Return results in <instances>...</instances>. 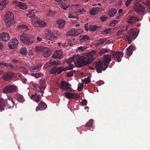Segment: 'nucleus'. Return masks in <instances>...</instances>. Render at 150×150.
<instances>
[{
	"label": "nucleus",
	"instance_id": "obj_1",
	"mask_svg": "<svg viewBox=\"0 0 150 150\" xmlns=\"http://www.w3.org/2000/svg\"><path fill=\"white\" fill-rule=\"evenodd\" d=\"M110 55L108 54L103 55V61H99L96 64V69L98 73H101L102 71H104L108 67L110 62L111 60V57L116 59L117 62L121 60V58L124 55V53L120 51H112Z\"/></svg>",
	"mask_w": 150,
	"mask_h": 150
},
{
	"label": "nucleus",
	"instance_id": "obj_2",
	"mask_svg": "<svg viewBox=\"0 0 150 150\" xmlns=\"http://www.w3.org/2000/svg\"><path fill=\"white\" fill-rule=\"evenodd\" d=\"M96 51L93 50L90 51L83 56H74V59H76V66L77 67H81L91 64L96 58Z\"/></svg>",
	"mask_w": 150,
	"mask_h": 150
},
{
	"label": "nucleus",
	"instance_id": "obj_3",
	"mask_svg": "<svg viewBox=\"0 0 150 150\" xmlns=\"http://www.w3.org/2000/svg\"><path fill=\"white\" fill-rule=\"evenodd\" d=\"M59 65V63L55 61L48 62L45 64V66L47 67L53 66V68L49 71V73L50 74H59L62 72L67 71V69H64V67H57Z\"/></svg>",
	"mask_w": 150,
	"mask_h": 150
},
{
	"label": "nucleus",
	"instance_id": "obj_4",
	"mask_svg": "<svg viewBox=\"0 0 150 150\" xmlns=\"http://www.w3.org/2000/svg\"><path fill=\"white\" fill-rule=\"evenodd\" d=\"M20 40L23 43L27 45L32 44L34 42L33 39L30 35L23 33L20 36Z\"/></svg>",
	"mask_w": 150,
	"mask_h": 150
},
{
	"label": "nucleus",
	"instance_id": "obj_5",
	"mask_svg": "<svg viewBox=\"0 0 150 150\" xmlns=\"http://www.w3.org/2000/svg\"><path fill=\"white\" fill-rule=\"evenodd\" d=\"M4 21L6 25L8 27H9L11 24L13 23V16L11 12H7L4 16Z\"/></svg>",
	"mask_w": 150,
	"mask_h": 150
},
{
	"label": "nucleus",
	"instance_id": "obj_6",
	"mask_svg": "<svg viewBox=\"0 0 150 150\" xmlns=\"http://www.w3.org/2000/svg\"><path fill=\"white\" fill-rule=\"evenodd\" d=\"M128 35L126 36V40L128 44H130L132 42V39H135L137 37L136 33L133 29H130L129 30L128 33Z\"/></svg>",
	"mask_w": 150,
	"mask_h": 150
},
{
	"label": "nucleus",
	"instance_id": "obj_7",
	"mask_svg": "<svg viewBox=\"0 0 150 150\" xmlns=\"http://www.w3.org/2000/svg\"><path fill=\"white\" fill-rule=\"evenodd\" d=\"M31 23L34 26L43 27L46 25V23L41 20H39L38 18L31 19Z\"/></svg>",
	"mask_w": 150,
	"mask_h": 150
},
{
	"label": "nucleus",
	"instance_id": "obj_8",
	"mask_svg": "<svg viewBox=\"0 0 150 150\" xmlns=\"http://www.w3.org/2000/svg\"><path fill=\"white\" fill-rule=\"evenodd\" d=\"M71 85L65 81H62L59 86L60 89L67 92H71Z\"/></svg>",
	"mask_w": 150,
	"mask_h": 150
},
{
	"label": "nucleus",
	"instance_id": "obj_9",
	"mask_svg": "<svg viewBox=\"0 0 150 150\" xmlns=\"http://www.w3.org/2000/svg\"><path fill=\"white\" fill-rule=\"evenodd\" d=\"M16 91V86L13 84L7 85L3 89V92L5 93H15Z\"/></svg>",
	"mask_w": 150,
	"mask_h": 150
},
{
	"label": "nucleus",
	"instance_id": "obj_10",
	"mask_svg": "<svg viewBox=\"0 0 150 150\" xmlns=\"http://www.w3.org/2000/svg\"><path fill=\"white\" fill-rule=\"evenodd\" d=\"M134 11L139 14H143L145 11V7L142 5L136 2L134 6Z\"/></svg>",
	"mask_w": 150,
	"mask_h": 150
},
{
	"label": "nucleus",
	"instance_id": "obj_11",
	"mask_svg": "<svg viewBox=\"0 0 150 150\" xmlns=\"http://www.w3.org/2000/svg\"><path fill=\"white\" fill-rule=\"evenodd\" d=\"M141 20L138 17L133 16H130L127 18V22L131 25L135 23L136 22H139Z\"/></svg>",
	"mask_w": 150,
	"mask_h": 150
},
{
	"label": "nucleus",
	"instance_id": "obj_12",
	"mask_svg": "<svg viewBox=\"0 0 150 150\" xmlns=\"http://www.w3.org/2000/svg\"><path fill=\"white\" fill-rule=\"evenodd\" d=\"M65 97L67 99H71L72 98L76 99L79 98V95L78 93L67 92L65 93Z\"/></svg>",
	"mask_w": 150,
	"mask_h": 150
},
{
	"label": "nucleus",
	"instance_id": "obj_13",
	"mask_svg": "<svg viewBox=\"0 0 150 150\" xmlns=\"http://www.w3.org/2000/svg\"><path fill=\"white\" fill-rule=\"evenodd\" d=\"M18 45V40L16 38H14L10 40L8 43V47L11 49H13Z\"/></svg>",
	"mask_w": 150,
	"mask_h": 150
},
{
	"label": "nucleus",
	"instance_id": "obj_14",
	"mask_svg": "<svg viewBox=\"0 0 150 150\" xmlns=\"http://www.w3.org/2000/svg\"><path fill=\"white\" fill-rule=\"evenodd\" d=\"M42 64L38 63L35 66H29V69L30 71L32 72H36L39 71L40 69L42 68Z\"/></svg>",
	"mask_w": 150,
	"mask_h": 150
},
{
	"label": "nucleus",
	"instance_id": "obj_15",
	"mask_svg": "<svg viewBox=\"0 0 150 150\" xmlns=\"http://www.w3.org/2000/svg\"><path fill=\"white\" fill-rule=\"evenodd\" d=\"M0 40L4 42H7L9 40V35L8 34L5 33H0Z\"/></svg>",
	"mask_w": 150,
	"mask_h": 150
},
{
	"label": "nucleus",
	"instance_id": "obj_16",
	"mask_svg": "<svg viewBox=\"0 0 150 150\" xmlns=\"http://www.w3.org/2000/svg\"><path fill=\"white\" fill-rule=\"evenodd\" d=\"M47 107V105L46 103L43 102H41L39 103V105L36 107V110L37 111L38 110H42L45 109Z\"/></svg>",
	"mask_w": 150,
	"mask_h": 150
},
{
	"label": "nucleus",
	"instance_id": "obj_17",
	"mask_svg": "<svg viewBox=\"0 0 150 150\" xmlns=\"http://www.w3.org/2000/svg\"><path fill=\"white\" fill-rule=\"evenodd\" d=\"M13 74L12 72H8L4 74L3 76V79L6 81H8L11 79Z\"/></svg>",
	"mask_w": 150,
	"mask_h": 150
},
{
	"label": "nucleus",
	"instance_id": "obj_18",
	"mask_svg": "<svg viewBox=\"0 0 150 150\" xmlns=\"http://www.w3.org/2000/svg\"><path fill=\"white\" fill-rule=\"evenodd\" d=\"M7 105V101L6 100L0 97V111H2L4 110V108L5 105Z\"/></svg>",
	"mask_w": 150,
	"mask_h": 150
},
{
	"label": "nucleus",
	"instance_id": "obj_19",
	"mask_svg": "<svg viewBox=\"0 0 150 150\" xmlns=\"http://www.w3.org/2000/svg\"><path fill=\"white\" fill-rule=\"evenodd\" d=\"M49 49L48 48L41 46H36L35 48V50H36V52L38 53H40L41 52L44 51H47Z\"/></svg>",
	"mask_w": 150,
	"mask_h": 150
},
{
	"label": "nucleus",
	"instance_id": "obj_20",
	"mask_svg": "<svg viewBox=\"0 0 150 150\" xmlns=\"http://www.w3.org/2000/svg\"><path fill=\"white\" fill-rule=\"evenodd\" d=\"M56 23L58 25V27L59 28L62 29L65 25V21L62 19H59L56 22Z\"/></svg>",
	"mask_w": 150,
	"mask_h": 150
},
{
	"label": "nucleus",
	"instance_id": "obj_21",
	"mask_svg": "<svg viewBox=\"0 0 150 150\" xmlns=\"http://www.w3.org/2000/svg\"><path fill=\"white\" fill-rule=\"evenodd\" d=\"M36 12V11L35 10H30L28 12V13L26 14V16L30 18H31V19L38 18L37 16L34 14V13Z\"/></svg>",
	"mask_w": 150,
	"mask_h": 150
},
{
	"label": "nucleus",
	"instance_id": "obj_22",
	"mask_svg": "<svg viewBox=\"0 0 150 150\" xmlns=\"http://www.w3.org/2000/svg\"><path fill=\"white\" fill-rule=\"evenodd\" d=\"M135 50V47L132 45L129 46L128 48H127V54L129 56H130L132 54L133 51Z\"/></svg>",
	"mask_w": 150,
	"mask_h": 150
},
{
	"label": "nucleus",
	"instance_id": "obj_23",
	"mask_svg": "<svg viewBox=\"0 0 150 150\" xmlns=\"http://www.w3.org/2000/svg\"><path fill=\"white\" fill-rule=\"evenodd\" d=\"M93 120L90 119L85 125V127L88 128V129L90 130L91 131H93Z\"/></svg>",
	"mask_w": 150,
	"mask_h": 150
},
{
	"label": "nucleus",
	"instance_id": "obj_24",
	"mask_svg": "<svg viewBox=\"0 0 150 150\" xmlns=\"http://www.w3.org/2000/svg\"><path fill=\"white\" fill-rule=\"evenodd\" d=\"M62 56V51L59 50V51H56L55 53L52 55V57L54 58L60 59Z\"/></svg>",
	"mask_w": 150,
	"mask_h": 150
},
{
	"label": "nucleus",
	"instance_id": "obj_25",
	"mask_svg": "<svg viewBox=\"0 0 150 150\" xmlns=\"http://www.w3.org/2000/svg\"><path fill=\"white\" fill-rule=\"evenodd\" d=\"M41 98L40 95H38L36 93L34 95H32V96L30 97V98L34 100L36 102H38L40 101V99Z\"/></svg>",
	"mask_w": 150,
	"mask_h": 150
},
{
	"label": "nucleus",
	"instance_id": "obj_26",
	"mask_svg": "<svg viewBox=\"0 0 150 150\" xmlns=\"http://www.w3.org/2000/svg\"><path fill=\"white\" fill-rule=\"evenodd\" d=\"M99 8H93L90 10V14L91 15H94L99 13Z\"/></svg>",
	"mask_w": 150,
	"mask_h": 150
},
{
	"label": "nucleus",
	"instance_id": "obj_27",
	"mask_svg": "<svg viewBox=\"0 0 150 150\" xmlns=\"http://www.w3.org/2000/svg\"><path fill=\"white\" fill-rule=\"evenodd\" d=\"M117 10L113 8H110L108 12V16H109L110 17L114 16L115 13H117Z\"/></svg>",
	"mask_w": 150,
	"mask_h": 150
},
{
	"label": "nucleus",
	"instance_id": "obj_28",
	"mask_svg": "<svg viewBox=\"0 0 150 150\" xmlns=\"http://www.w3.org/2000/svg\"><path fill=\"white\" fill-rule=\"evenodd\" d=\"M16 97H17V100L18 101L21 103H22L24 102L25 99L22 95L19 93H17L16 94Z\"/></svg>",
	"mask_w": 150,
	"mask_h": 150
},
{
	"label": "nucleus",
	"instance_id": "obj_29",
	"mask_svg": "<svg viewBox=\"0 0 150 150\" xmlns=\"http://www.w3.org/2000/svg\"><path fill=\"white\" fill-rule=\"evenodd\" d=\"M7 4V2L6 0H3L1 3H0V10H2L5 8Z\"/></svg>",
	"mask_w": 150,
	"mask_h": 150
},
{
	"label": "nucleus",
	"instance_id": "obj_30",
	"mask_svg": "<svg viewBox=\"0 0 150 150\" xmlns=\"http://www.w3.org/2000/svg\"><path fill=\"white\" fill-rule=\"evenodd\" d=\"M17 5L19 7L22 9L25 10L27 8V6L25 4L22 2H19L17 3Z\"/></svg>",
	"mask_w": 150,
	"mask_h": 150
},
{
	"label": "nucleus",
	"instance_id": "obj_31",
	"mask_svg": "<svg viewBox=\"0 0 150 150\" xmlns=\"http://www.w3.org/2000/svg\"><path fill=\"white\" fill-rule=\"evenodd\" d=\"M100 27H98L96 25H90L88 26V30L91 31H95Z\"/></svg>",
	"mask_w": 150,
	"mask_h": 150
},
{
	"label": "nucleus",
	"instance_id": "obj_32",
	"mask_svg": "<svg viewBox=\"0 0 150 150\" xmlns=\"http://www.w3.org/2000/svg\"><path fill=\"white\" fill-rule=\"evenodd\" d=\"M43 74L41 72H38L36 73L31 74V76L34 77L36 78H38L42 77Z\"/></svg>",
	"mask_w": 150,
	"mask_h": 150
},
{
	"label": "nucleus",
	"instance_id": "obj_33",
	"mask_svg": "<svg viewBox=\"0 0 150 150\" xmlns=\"http://www.w3.org/2000/svg\"><path fill=\"white\" fill-rule=\"evenodd\" d=\"M42 52L43 53V55H44V56L46 57H49L50 56V55H51V53L49 49L47 50V51H44L41 52V53Z\"/></svg>",
	"mask_w": 150,
	"mask_h": 150
},
{
	"label": "nucleus",
	"instance_id": "obj_34",
	"mask_svg": "<svg viewBox=\"0 0 150 150\" xmlns=\"http://www.w3.org/2000/svg\"><path fill=\"white\" fill-rule=\"evenodd\" d=\"M74 63L75 64H76L75 59H74V56L73 57L69 59L67 61V64L68 65L71 64V63Z\"/></svg>",
	"mask_w": 150,
	"mask_h": 150
},
{
	"label": "nucleus",
	"instance_id": "obj_35",
	"mask_svg": "<svg viewBox=\"0 0 150 150\" xmlns=\"http://www.w3.org/2000/svg\"><path fill=\"white\" fill-rule=\"evenodd\" d=\"M89 39V38L88 35H83V37L80 39L81 42H86L88 41Z\"/></svg>",
	"mask_w": 150,
	"mask_h": 150
},
{
	"label": "nucleus",
	"instance_id": "obj_36",
	"mask_svg": "<svg viewBox=\"0 0 150 150\" xmlns=\"http://www.w3.org/2000/svg\"><path fill=\"white\" fill-rule=\"evenodd\" d=\"M58 5L59 6V7L64 9V10H67V8L68 7V6L67 5V4L64 3H59L58 4Z\"/></svg>",
	"mask_w": 150,
	"mask_h": 150
},
{
	"label": "nucleus",
	"instance_id": "obj_37",
	"mask_svg": "<svg viewBox=\"0 0 150 150\" xmlns=\"http://www.w3.org/2000/svg\"><path fill=\"white\" fill-rule=\"evenodd\" d=\"M70 35L72 36H75L78 35V33L77 32V30L76 29H74L70 30Z\"/></svg>",
	"mask_w": 150,
	"mask_h": 150
},
{
	"label": "nucleus",
	"instance_id": "obj_38",
	"mask_svg": "<svg viewBox=\"0 0 150 150\" xmlns=\"http://www.w3.org/2000/svg\"><path fill=\"white\" fill-rule=\"evenodd\" d=\"M107 39L105 38H100L98 41V43L99 45H102L107 42Z\"/></svg>",
	"mask_w": 150,
	"mask_h": 150
},
{
	"label": "nucleus",
	"instance_id": "obj_39",
	"mask_svg": "<svg viewBox=\"0 0 150 150\" xmlns=\"http://www.w3.org/2000/svg\"><path fill=\"white\" fill-rule=\"evenodd\" d=\"M19 52L23 55H26L27 53V50L25 48H22L20 50Z\"/></svg>",
	"mask_w": 150,
	"mask_h": 150
},
{
	"label": "nucleus",
	"instance_id": "obj_40",
	"mask_svg": "<svg viewBox=\"0 0 150 150\" xmlns=\"http://www.w3.org/2000/svg\"><path fill=\"white\" fill-rule=\"evenodd\" d=\"M19 77L21 78V80L22 81V82L24 83H26L27 82V79H25V77L22 76V74H19Z\"/></svg>",
	"mask_w": 150,
	"mask_h": 150
},
{
	"label": "nucleus",
	"instance_id": "obj_41",
	"mask_svg": "<svg viewBox=\"0 0 150 150\" xmlns=\"http://www.w3.org/2000/svg\"><path fill=\"white\" fill-rule=\"evenodd\" d=\"M111 30V29L110 28L106 29L104 31L101 32V34L103 35L108 34L110 32Z\"/></svg>",
	"mask_w": 150,
	"mask_h": 150
},
{
	"label": "nucleus",
	"instance_id": "obj_42",
	"mask_svg": "<svg viewBox=\"0 0 150 150\" xmlns=\"http://www.w3.org/2000/svg\"><path fill=\"white\" fill-rule=\"evenodd\" d=\"M108 52V50L106 48H103L101 49L100 50V52L99 53V54L100 55H101L105 53H107Z\"/></svg>",
	"mask_w": 150,
	"mask_h": 150
},
{
	"label": "nucleus",
	"instance_id": "obj_43",
	"mask_svg": "<svg viewBox=\"0 0 150 150\" xmlns=\"http://www.w3.org/2000/svg\"><path fill=\"white\" fill-rule=\"evenodd\" d=\"M18 28L19 29H25L26 30H27L28 29V27L26 25H19V26H18Z\"/></svg>",
	"mask_w": 150,
	"mask_h": 150
},
{
	"label": "nucleus",
	"instance_id": "obj_44",
	"mask_svg": "<svg viewBox=\"0 0 150 150\" xmlns=\"http://www.w3.org/2000/svg\"><path fill=\"white\" fill-rule=\"evenodd\" d=\"M122 9H120L118 11V13H117V15L116 16V19L119 18L120 16L122 15Z\"/></svg>",
	"mask_w": 150,
	"mask_h": 150
},
{
	"label": "nucleus",
	"instance_id": "obj_45",
	"mask_svg": "<svg viewBox=\"0 0 150 150\" xmlns=\"http://www.w3.org/2000/svg\"><path fill=\"white\" fill-rule=\"evenodd\" d=\"M4 66L7 67L8 68L11 69H14L13 65L9 63H7L4 64Z\"/></svg>",
	"mask_w": 150,
	"mask_h": 150
},
{
	"label": "nucleus",
	"instance_id": "obj_46",
	"mask_svg": "<svg viewBox=\"0 0 150 150\" xmlns=\"http://www.w3.org/2000/svg\"><path fill=\"white\" fill-rule=\"evenodd\" d=\"M85 12L86 10L84 8H79L78 11H77V13H80L81 14H83V13Z\"/></svg>",
	"mask_w": 150,
	"mask_h": 150
},
{
	"label": "nucleus",
	"instance_id": "obj_47",
	"mask_svg": "<svg viewBox=\"0 0 150 150\" xmlns=\"http://www.w3.org/2000/svg\"><path fill=\"white\" fill-rule=\"evenodd\" d=\"M69 65L68 66L66 67H64V69H67V70H70L72 69V68H74V65L72 64H69Z\"/></svg>",
	"mask_w": 150,
	"mask_h": 150
},
{
	"label": "nucleus",
	"instance_id": "obj_48",
	"mask_svg": "<svg viewBox=\"0 0 150 150\" xmlns=\"http://www.w3.org/2000/svg\"><path fill=\"white\" fill-rule=\"evenodd\" d=\"M46 15L48 16H52L54 15V12L49 10L47 12Z\"/></svg>",
	"mask_w": 150,
	"mask_h": 150
},
{
	"label": "nucleus",
	"instance_id": "obj_49",
	"mask_svg": "<svg viewBox=\"0 0 150 150\" xmlns=\"http://www.w3.org/2000/svg\"><path fill=\"white\" fill-rule=\"evenodd\" d=\"M74 72V71L71 70V71L67 73V76L68 77H70L73 76V74Z\"/></svg>",
	"mask_w": 150,
	"mask_h": 150
},
{
	"label": "nucleus",
	"instance_id": "obj_50",
	"mask_svg": "<svg viewBox=\"0 0 150 150\" xmlns=\"http://www.w3.org/2000/svg\"><path fill=\"white\" fill-rule=\"evenodd\" d=\"M124 30H119L117 31V32L116 33V36H118L122 34L123 33H124Z\"/></svg>",
	"mask_w": 150,
	"mask_h": 150
},
{
	"label": "nucleus",
	"instance_id": "obj_51",
	"mask_svg": "<svg viewBox=\"0 0 150 150\" xmlns=\"http://www.w3.org/2000/svg\"><path fill=\"white\" fill-rule=\"evenodd\" d=\"M90 79L89 77H87L84 79V82L86 84H87L90 83Z\"/></svg>",
	"mask_w": 150,
	"mask_h": 150
},
{
	"label": "nucleus",
	"instance_id": "obj_52",
	"mask_svg": "<svg viewBox=\"0 0 150 150\" xmlns=\"http://www.w3.org/2000/svg\"><path fill=\"white\" fill-rule=\"evenodd\" d=\"M69 18H76L77 19H79L78 17L76 16H74V14H69Z\"/></svg>",
	"mask_w": 150,
	"mask_h": 150
},
{
	"label": "nucleus",
	"instance_id": "obj_53",
	"mask_svg": "<svg viewBox=\"0 0 150 150\" xmlns=\"http://www.w3.org/2000/svg\"><path fill=\"white\" fill-rule=\"evenodd\" d=\"M56 38L57 37L53 35V34L50 35V37H49V39L51 40H53Z\"/></svg>",
	"mask_w": 150,
	"mask_h": 150
},
{
	"label": "nucleus",
	"instance_id": "obj_54",
	"mask_svg": "<svg viewBox=\"0 0 150 150\" xmlns=\"http://www.w3.org/2000/svg\"><path fill=\"white\" fill-rule=\"evenodd\" d=\"M132 0H127L126 2L125 3V6H126V7H128L129 4H131Z\"/></svg>",
	"mask_w": 150,
	"mask_h": 150
},
{
	"label": "nucleus",
	"instance_id": "obj_55",
	"mask_svg": "<svg viewBox=\"0 0 150 150\" xmlns=\"http://www.w3.org/2000/svg\"><path fill=\"white\" fill-rule=\"evenodd\" d=\"M8 99L12 103V104L11 105H12L13 106L14 105V102L13 100V98L11 97H8Z\"/></svg>",
	"mask_w": 150,
	"mask_h": 150
},
{
	"label": "nucleus",
	"instance_id": "obj_56",
	"mask_svg": "<svg viewBox=\"0 0 150 150\" xmlns=\"http://www.w3.org/2000/svg\"><path fill=\"white\" fill-rule=\"evenodd\" d=\"M119 22V21H118V20H113L112 21V23H111V24H110V25H115L117 23Z\"/></svg>",
	"mask_w": 150,
	"mask_h": 150
},
{
	"label": "nucleus",
	"instance_id": "obj_57",
	"mask_svg": "<svg viewBox=\"0 0 150 150\" xmlns=\"http://www.w3.org/2000/svg\"><path fill=\"white\" fill-rule=\"evenodd\" d=\"M21 69H22L23 71L24 72L23 73H25V74H26L28 72V70L24 67H21Z\"/></svg>",
	"mask_w": 150,
	"mask_h": 150
},
{
	"label": "nucleus",
	"instance_id": "obj_58",
	"mask_svg": "<svg viewBox=\"0 0 150 150\" xmlns=\"http://www.w3.org/2000/svg\"><path fill=\"white\" fill-rule=\"evenodd\" d=\"M81 104L83 105H86L87 104V100H83L81 102Z\"/></svg>",
	"mask_w": 150,
	"mask_h": 150
},
{
	"label": "nucleus",
	"instance_id": "obj_59",
	"mask_svg": "<svg viewBox=\"0 0 150 150\" xmlns=\"http://www.w3.org/2000/svg\"><path fill=\"white\" fill-rule=\"evenodd\" d=\"M108 18V17H100V19H101L102 21H105Z\"/></svg>",
	"mask_w": 150,
	"mask_h": 150
},
{
	"label": "nucleus",
	"instance_id": "obj_60",
	"mask_svg": "<svg viewBox=\"0 0 150 150\" xmlns=\"http://www.w3.org/2000/svg\"><path fill=\"white\" fill-rule=\"evenodd\" d=\"M117 5L119 6H121L122 4V1L121 0H120L117 1L116 3Z\"/></svg>",
	"mask_w": 150,
	"mask_h": 150
},
{
	"label": "nucleus",
	"instance_id": "obj_61",
	"mask_svg": "<svg viewBox=\"0 0 150 150\" xmlns=\"http://www.w3.org/2000/svg\"><path fill=\"white\" fill-rule=\"evenodd\" d=\"M37 40L38 42H40L42 41V39L39 36H38L37 37Z\"/></svg>",
	"mask_w": 150,
	"mask_h": 150
},
{
	"label": "nucleus",
	"instance_id": "obj_62",
	"mask_svg": "<svg viewBox=\"0 0 150 150\" xmlns=\"http://www.w3.org/2000/svg\"><path fill=\"white\" fill-rule=\"evenodd\" d=\"M39 88L40 89L41 91V92L42 93H44V92L42 91V88L43 89H45V86H44V85H43L42 86V88L41 87H39Z\"/></svg>",
	"mask_w": 150,
	"mask_h": 150
},
{
	"label": "nucleus",
	"instance_id": "obj_63",
	"mask_svg": "<svg viewBox=\"0 0 150 150\" xmlns=\"http://www.w3.org/2000/svg\"><path fill=\"white\" fill-rule=\"evenodd\" d=\"M13 62L17 65H19L20 64V62L17 60H13Z\"/></svg>",
	"mask_w": 150,
	"mask_h": 150
},
{
	"label": "nucleus",
	"instance_id": "obj_64",
	"mask_svg": "<svg viewBox=\"0 0 150 150\" xmlns=\"http://www.w3.org/2000/svg\"><path fill=\"white\" fill-rule=\"evenodd\" d=\"M146 4L147 6H150V0H146Z\"/></svg>",
	"mask_w": 150,
	"mask_h": 150
}]
</instances>
